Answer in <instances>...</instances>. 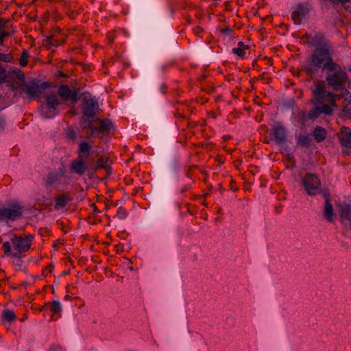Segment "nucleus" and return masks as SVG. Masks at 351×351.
Segmentation results:
<instances>
[{"label": "nucleus", "instance_id": "28", "mask_svg": "<svg viewBox=\"0 0 351 351\" xmlns=\"http://www.w3.org/2000/svg\"><path fill=\"white\" fill-rule=\"evenodd\" d=\"M108 160L105 157H101L96 162V168H106L108 167Z\"/></svg>", "mask_w": 351, "mask_h": 351}, {"label": "nucleus", "instance_id": "30", "mask_svg": "<svg viewBox=\"0 0 351 351\" xmlns=\"http://www.w3.org/2000/svg\"><path fill=\"white\" fill-rule=\"evenodd\" d=\"M5 74L6 70L0 64V84L5 82Z\"/></svg>", "mask_w": 351, "mask_h": 351}, {"label": "nucleus", "instance_id": "3", "mask_svg": "<svg viewBox=\"0 0 351 351\" xmlns=\"http://www.w3.org/2000/svg\"><path fill=\"white\" fill-rule=\"evenodd\" d=\"M81 125L84 128L90 130L91 136H99L109 134L112 128V123L109 119H99L98 118L88 119L82 118Z\"/></svg>", "mask_w": 351, "mask_h": 351}, {"label": "nucleus", "instance_id": "8", "mask_svg": "<svg viewBox=\"0 0 351 351\" xmlns=\"http://www.w3.org/2000/svg\"><path fill=\"white\" fill-rule=\"evenodd\" d=\"M60 101L56 93H51L47 97V104L41 107L40 114L45 119L53 118L57 114V107Z\"/></svg>", "mask_w": 351, "mask_h": 351}, {"label": "nucleus", "instance_id": "38", "mask_svg": "<svg viewBox=\"0 0 351 351\" xmlns=\"http://www.w3.org/2000/svg\"><path fill=\"white\" fill-rule=\"evenodd\" d=\"M3 40H4V38L0 37V45H3Z\"/></svg>", "mask_w": 351, "mask_h": 351}, {"label": "nucleus", "instance_id": "29", "mask_svg": "<svg viewBox=\"0 0 351 351\" xmlns=\"http://www.w3.org/2000/svg\"><path fill=\"white\" fill-rule=\"evenodd\" d=\"M12 60V56L10 53H3L0 52V61L3 62H10Z\"/></svg>", "mask_w": 351, "mask_h": 351}, {"label": "nucleus", "instance_id": "10", "mask_svg": "<svg viewBox=\"0 0 351 351\" xmlns=\"http://www.w3.org/2000/svg\"><path fill=\"white\" fill-rule=\"evenodd\" d=\"M82 109L84 113L82 118H86L88 119H95L94 116L99 109L98 103L94 98H85Z\"/></svg>", "mask_w": 351, "mask_h": 351}, {"label": "nucleus", "instance_id": "39", "mask_svg": "<svg viewBox=\"0 0 351 351\" xmlns=\"http://www.w3.org/2000/svg\"><path fill=\"white\" fill-rule=\"evenodd\" d=\"M108 39L110 40V42H112L113 41V38L111 37L110 35L108 36Z\"/></svg>", "mask_w": 351, "mask_h": 351}, {"label": "nucleus", "instance_id": "31", "mask_svg": "<svg viewBox=\"0 0 351 351\" xmlns=\"http://www.w3.org/2000/svg\"><path fill=\"white\" fill-rule=\"evenodd\" d=\"M46 43L51 46H58L61 44L60 41L54 39L53 38H47Z\"/></svg>", "mask_w": 351, "mask_h": 351}, {"label": "nucleus", "instance_id": "24", "mask_svg": "<svg viewBox=\"0 0 351 351\" xmlns=\"http://www.w3.org/2000/svg\"><path fill=\"white\" fill-rule=\"evenodd\" d=\"M326 134V132L325 129L319 126L316 127L313 131L314 138L318 143H320L325 139Z\"/></svg>", "mask_w": 351, "mask_h": 351}, {"label": "nucleus", "instance_id": "40", "mask_svg": "<svg viewBox=\"0 0 351 351\" xmlns=\"http://www.w3.org/2000/svg\"><path fill=\"white\" fill-rule=\"evenodd\" d=\"M350 228H351V222L350 223Z\"/></svg>", "mask_w": 351, "mask_h": 351}, {"label": "nucleus", "instance_id": "23", "mask_svg": "<svg viewBox=\"0 0 351 351\" xmlns=\"http://www.w3.org/2000/svg\"><path fill=\"white\" fill-rule=\"evenodd\" d=\"M248 49V46L244 45L243 42H239L237 46L232 49V53L238 56L239 57L243 58L245 51Z\"/></svg>", "mask_w": 351, "mask_h": 351}, {"label": "nucleus", "instance_id": "32", "mask_svg": "<svg viewBox=\"0 0 351 351\" xmlns=\"http://www.w3.org/2000/svg\"><path fill=\"white\" fill-rule=\"evenodd\" d=\"M8 29V21L5 20H0V29Z\"/></svg>", "mask_w": 351, "mask_h": 351}, {"label": "nucleus", "instance_id": "35", "mask_svg": "<svg viewBox=\"0 0 351 351\" xmlns=\"http://www.w3.org/2000/svg\"><path fill=\"white\" fill-rule=\"evenodd\" d=\"M193 32L196 35L199 36V34L203 32V29L200 27H195L193 29Z\"/></svg>", "mask_w": 351, "mask_h": 351}, {"label": "nucleus", "instance_id": "34", "mask_svg": "<svg viewBox=\"0 0 351 351\" xmlns=\"http://www.w3.org/2000/svg\"><path fill=\"white\" fill-rule=\"evenodd\" d=\"M5 126V121L3 117L0 116V132L4 130Z\"/></svg>", "mask_w": 351, "mask_h": 351}, {"label": "nucleus", "instance_id": "26", "mask_svg": "<svg viewBox=\"0 0 351 351\" xmlns=\"http://www.w3.org/2000/svg\"><path fill=\"white\" fill-rule=\"evenodd\" d=\"M51 312L55 315L60 313L62 311V306L60 302L58 301H53L51 303L48 304Z\"/></svg>", "mask_w": 351, "mask_h": 351}, {"label": "nucleus", "instance_id": "4", "mask_svg": "<svg viewBox=\"0 0 351 351\" xmlns=\"http://www.w3.org/2000/svg\"><path fill=\"white\" fill-rule=\"evenodd\" d=\"M311 62L314 66L325 69H335L337 66L330 57V47L326 44L315 49L312 55Z\"/></svg>", "mask_w": 351, "mask_h": 351}, {"label": "nucleus", "instance_id": "6", "mask_svg": "<svg viewBox=\"0 0 351 351\" xmlns=\"http://www.w3.org/2000/svg\"><path fill=\"white\" fill-rule=\"evenodd\" d=\"M24 207L18 202H14L0 208V222L6 223L21 219L23 217Z\"/></svg>", "mask_w": 351, "mask_h": 351}, {"label": "nucleus", "instance_id": "41", "mask_svg": "<svg viewBox=\"0 0 351 351\" xmlns=\"http://www.w3.org/2000/svg\"><path fill=\"white\" fill-rule=\"evenodd\" d=\"M350 71H351V68L350 69Z\"/></svg>", "mask_w": 351, "mask_h": 351}, {"label": "nucleus", "instance_id": "1", "mask_svg": "<svg viewBox=\"0 0 351 351\" xmlns=\"http://www.w3.org/2000/svg\"><path fill=\"white\" fill-rule=\"evenodd\" d=\"M312 96L311 103L315 106L308 114L310 119H315L321 114L330 115L333 108L337 107L336 94L326 90V86L322 83H315L311 88Z\"/></svg>", "mask_w": 351, "mask_h": 351}, {"label": "nucleus", "instance_id": "15", "mask_svg": "<svg viewBox=\"0 0 351 351\" xmlns=\"http://www.w3.org/2000/svg\"><path fill=\"white\" fill-rule=\"evenodd\" d=\"M58 93L63 101L71 99L75 102L78 99L77 93L71 90L66 85L60 86L58 88Z\"/></svg>", "mask_w": 351, "mask_h": 351}, {"label": "nucleus", "instance_id": "22", "mask_svg": "<svg viewBox=\"0 0 351 351\" xmlns=\"http://www.w3.org/2000/svg\"><path fill=\"white\" fill-rule=\"evenodd\" d=\"M70 197L66 195H60L56 197L55 208L59 210L64 208L69 202Z\"/></svg>", "mask_w": 351, "mask_h": 351}, {"label": "nucleus", "instance_id": "12", "mask_svg": "<svg viewBox=\"0 0 351 351\" xmlns=\"http://www.w3.org/2000/svg\"><path fill=\"white\" fill-rule=\"evenodd\" d=\"M71 182V179L64 174L50 173L47 176L45 182L49 186L59 187L66 186Z\"/></svg>", "mask_w": 351, "mask_h": 351}, {"label": "nucleus", "instance_id": "18", "mask_svg": "<svg viewBox=\"0 0 351 351\" xmlns=\"http://www.w3.org/2000/svg\"><path fill=\"white\" fill-rule=\"evenodd\" d=\"M341 144L346 147L351 148V130L348 128H342L339 134Z\"/></svg>", "mask_w": 351, "mask_h": 351}, {"label": "nucleus", "instance_id": "16", "mask_svg": "<svg viewBox=\"0 0 351 351\" xmlns=\"http://www.w3.org/2000/svg\"><path fill=\"white\" fill-rule=\"evenodd\" d=\"M5 75V82H15L17 80L23 82L25 80L24 73L16 67H12L8 71H6Z\"/></svg>", "mask_w": 351, "mask_h": 351}, {"label": "nucleus", "instance_id": "14", "mask_svg": "<svg viewBox=\"0 0 351 351\" xmlns=\"http://www.w3.org/2000/svg\"><path fill=\"white\" fill-rule=\"evenodd\" d=\"M271 136L275 142L281 145L286 141V132L285 128L280 123L275 124L271 129Z\"/></svg>", "mask_w": 351, "mask_h": 351}, {"label": "nucleus", "instance_id": "9", "mask_svg": "<svg viewBox=\"0 0 351 351\" xmlns=\"http://www.w3.org/2000/svg\"><path fill=\"white\" fill-rule=\"evenodd\" d=\"M302 184L306 193L310 195L317 194L319 190L321 183L315 174L308 173L302 179Z\"/></svg>", "mask_w": 351, "mask_h": 351}, {"label": "nucleus", "instance_id": "25", "mask_svg": "<svg viewBox=\"0 0 351 351\" xmlns=\"http://www.w3.org/2000/svg\"><path fill=\"white\" fill-rule=\"evenodd\" d=\"M2 319L4 322H12L15 320L16 315L12 311L5 310L2 312Z\"/></svg>", "mask_w": 351, "mask_h": 351}, {"label": "nucleus", "instance_id": "36", "mask_svg": "<svg viewBox=\"0 0 351 351\" xmlns=\"http://www.w3.org/2000/svg\"><path fill=\"white\" fill-rule=\"evenodd\" d=\"M10 83V87L12 90H16V86L14 84V82H9Z\"/></svg>", "mask_w": 351, "mask_h": 351}, {"label": "nucleus", "instance_id": "13", "mask_svg": "<svg viewBox=\"0 0 351 351\" xmlns=\"http://www.w3.org/2000/svg\"><path fill=\"white\" fill-rule=\"evenodd\" d=\"M309 13V8L307 5H298L291 14V18L295 24H300L306 19Z\"/></svg>", "mask_w": 351, "mask_h": 351}, {"label": "nucleus", "instance_id": "20", "mask_svg": "<svg viewBox=\"0 0 351 351\" xmlns=\"http://www.w3.org/2000/svg\"><path fill=\"white\" fill-rule=\"evenodd\" d=\"M324 217L328 222L332 223L334 221V210L328 197L325 199Z\"/></svg>", "mask_w": 351, "mask_h": 351}, {"label": "nucleus", "instance_id": "2", "mask_svg": "<svg viewBox=\"0 0 351 351\" xmlns=\"http://www.w3.org/2000/svg\"><path fill=\"white\" fill-rule=\"evenodd\" d=\"M32 241V236L29 235H13L10 241L3 243L2 249L7 256L19 258L23 252H27Z\"/></svg>", "mask_w": 351, "mask_h": 351}, {"label": "nucleus", "instance_id": "21", "mask_svg": "<svg viewBox=\"0 0 351 351\" xmlns=\"http://www.w3.org/2000/svg\"><path fill=\"white\" fill-rule=\"evenodd\" d=\"M311 138L305 132L300 133L297 137V143L301 147H307L310 145Z\"/></svg>", "mask_w": 351, "mask_h": 351}, {"label": "nucleus", "instance_id": "17", "mask_svg": "<svg viewBox=\"0 0 351 351\" xmlns=\"http://www.w3.org/2000/svg\"><path fill=\"white\" fill-rule=\"evenodd\" d=\"M339 215L341 222L346 221L351 222V205L343 204L339 205Z\"/></svg>", "mask_w": 351, "mask_h": 351}, {"label": "nucleus", "instance_id": "27", "mask_svg": "<svg viewBox=\"0 0 351 351\" xmlns=\"http://www.w3.org/2000/svg\"><path fill=\"white\" fill-rule=\"evenodd\" d=\"M28 58L29 55L27 51L24 50L19 59V64L21 66H25L27 64Z\"/></svg>", "mask_w": 351, "mask_h": 351}, {"label": "nucleus", "instance_id": "7", "mask_svg": "<svg viewBox=\"0 0 351 351\" xmlns=\"http://www.w3.org/2000/svg\"><path fill=\"white\" fill-rule=\"evenodd\" d=\"M330 73L326 76L328 84L335 90L340 88L347 80L346 73L337 64L335 69H327Z\"/></svg>", "mask_w": 351, "mask_h": 351}, {"label": "nucleus", "instance_id": "33", "mask_svg": "<svg viewBox=\"0 0 351 351\" xmlns=\"http://www.w3.org/2000/svg\"><path fill=\"white\" fill-rule=\"evenodd\" d=\"M11 34L5 29H0V37L5 39V37H8Z\"/></svg>", "mask_w": 351, "mask_h": 351}, {"label": "nucleus", "instance_id": "19", "mask_svg": "<svg viewBox=\"0 0 351 351\" xmlns=\"http://www.w3.org/2000/svg\"><path fill=\"white\" fill-rule=\"evenodd\" d=\"M336 95V99H343L345 101H346V106L343 108V112L344 115H347L348 114L351 115V113H350V110L348 108V105H349L351 102V93L350 91L347 89L343 88L341 93L339 95Z\"/></svg>", "mask_w": 351, "mask_h": 351}, {"label": "nucleus", "instance_id": "11", "mask_svg": "<svg viewBox=\"0 0 351 351\" xmlns=\"http://www.w3.org/2000/svg\"><path fill=\"white\" fill-rule=\"evenodd\" d=\"M47 87V83H43L40 86L35 82H30L21 87L22 91L31 98L39 97L41 90Z\"/></svg>", "mask_w": 351, "mask_h": 351}, {"label": "nucleus", "instance_id": "37", "mask_svg": "<svg viewBox=\"0 0 351 351\" xmlns=\"http://www.w3.org/2000/svg\"><path fill=\"white\" fill-rule=\"evenodd\" d=\"M118 216L121 218H124L125 217V213L124 212H119Z\"/></svg>", "mask_w": 351, "mask_h": 351}, {"label": "nucleus", "instance_id": "5", "mask_svg": "<svg viewBox=\"0 0 351 351\" xmlns=\"http://www.w3.org/2000/svg\"><path fill=\"white\" fill-rule=\"evenodd\" d=\"M91 145L86 141H82L78 147V157L71 162V170L79 176H82L87 167L86 165V160L90 155Z\"/></svg>", "mask_w": 351, "mask_h": 351}]
</instances>
